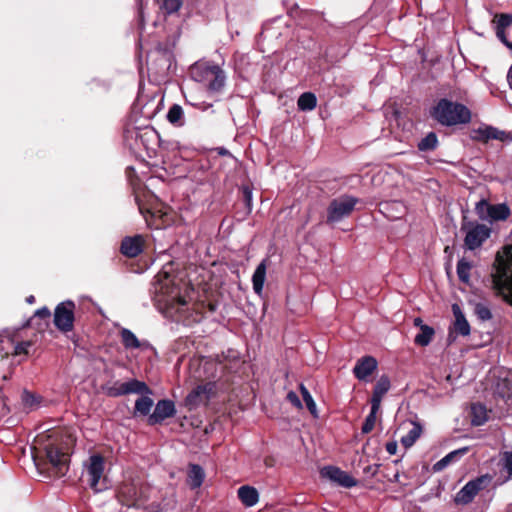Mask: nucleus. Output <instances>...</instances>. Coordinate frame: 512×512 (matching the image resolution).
<instances>
[{
  "label": "nucleus",
  "mask_w": 512,
  "mask_h": 512,
  "mask_svg": "<svg viewBox=\"0 0 512 512\" xmlns=\"http://www.w3.org/2000/svg\"><path fill=\"white\" fill-rule=\"evenodd\" d=\"M491 279L495 293L512 306V244L497 252Z\"/></svg>",
  "instance_id": "obj_1"
},
{
  "label": "nucleus",
  "mask_w": 512,
  "mask_h": 512,
  "mask_svg": "<svg viewBox=\"0 0 512 512\" xmlns=\"http://www.w3.org/2000/svg\"><path fill=\"white\" fill-rule=\"evenodd\" d=\"M151 294L158 306L174 308L176 305L186 304L185 298L181 295L180 279L166 270L155 276Z\"/></svg>",
  "instance_id": "obj_2"
},
{
  "label": "nucleus",
  "mask_w": 512,
  "mask_h": 512,
  "mask_svg": "<svg viewBox=\"0 0 512 512\" xmlns=\"http://www.w3.org/2000/svg\"><path fill=\"white\" fill-rule=\"evenodd\" d=\"M430 114L438 123L448 127L471 121V112L464 104L446 98L440 99Z\"/></svg>",
  "instance_id": "obj_3"
},
{
  "label": "nucleus",
  "mask_w": 512,
  "mask_h": 512,
  "mask_svg": "<svg viewBox=\"0 0 512 512\" xmlns=\"http://www.w3.org/2000/svg\"><path fill=\"white\" fill-rule=\"evenodd\" d=\"M102 390L109 397H120L129 394L151 395L152 390L143 381L131 379L127 382H108L103 385Z\"/></svg>",
  "instance_id": "obj_4"
},
{
  "label": "nucleus",
  "mask_w": 512,
  "mask_h": 512,
  "mask_svg": "<svg viewBox=\"0 0 512 512\" xmlns=\"http://www.w3.org/2000/svg\"><path fill=\"white\" fill-rule=\"evenodd\" d=\"M358 202L357 197L348 194L334 198L327 207L326 222L334 224L350 216Z\"/></svg>",
  "instance_id": "obj_5"
},
{
  "label": "nucleus",
  "mask_w": 512,
  "mask_h": 512,
  "mask_svg": "<svg viewBox=\"0 0 512 512\" xmlns=\"http://www.w3.org/2000/svg\"><path fill=\"white\" fill-rule=\"evenodd\" d=\"M461 230L465 232L464 246L471 251L481 247L491 235L489 226L476 221H464Z\"/></svg>",
  "instance_id": "obj_6"
},
{
  "label": "nucleus",
  "mask_w": 512,
  "mask_h": 512,
  "mask_svg": "<svg viewBox=\"0 0 512 512\" xmlns=\"http://www.w3.org/2000/svg\"><path fill=\"white\" fill-rule=\"evenodd\" d=\"M83 477L86 479L88 485L95 492L102 490L99 484L104 479L105 460L102 455L96 453L89 456L83 463Z\"/></svg>",
  "instance_id": "obj_7"
},
{
  "label": "nucleus",
  "mask_w": 512,
  "mask_h": 512,
  "mask_svg": "<svg viewBox=\"0 0 512 512\" xmlns=\"http://www.w3.org/2000/svg\"><path fill=\"white\" fill-rule=\"evenodd\" d=\"M490 475H482L468 481L455 495L454 502L457 505H467L473 501L475 496L485 489L491 482Z\"/></svg>",
  "instance_id": "obj_8"
},
{
  "label": "nucleus",
  "mask_w": 512,
  "mask_h": 512,
  "mask_svg": "<svg viewBox=\"0 0 512 512\" xmlns=\"http://www.w3.org/2000/svg\"><path fill=\"white\" fill-rule=\"evenodd\" d=\"M74 310L73 301H64L58 304L54 311V324L62 332H70L74 326Z\"/></svg>",
  "instance_id": "obj_9"
},
{
  "label": "nucleus",
  "mask_w": 512,
  "mask_h": 512,
  "mask_svg": "<svg viewBox=\"0 0 512 512\" xmlns=\"http://www.w3.org/2000/svg\"><path fill=\"white\" fill-rule=\"evenodd\" d=\"M46 457L50 464L56 469V474L59 476L65 475L68 470L69 455L63 452L54 444L49 443L44 447Z\"/></svg>",
  "instance_id": "obj_10"
},
{
  "label": "nucleus",
  "mask_w": 512,
  "mask_h": 512,
  "mask_svg": "<svg viewBox=\"0 0 512 512\" xmlns=\"http://www.w3.org/2000/svg\"><path fill=\"white\" fill-rule=\"evenodd\" d=\"M452 312L454 315V322L452 327L449 330L448 341L452 342L456 339L457 335L468 336L470 335L471 328L468 323L464 313L462 312L460 306L458 304L452 305Z\"/></svg>",
  "instance_id": "obj_11"
},
{
  "label": "nucleus",
  "mask_w": 512,
  "mask_h": 512,
  "mask_svg": "<svg viewBox=\"0 0 512 512\" xmlns=\"http://www.w3.org/2000/svg\"><path fill=\"white\" fill-rule=\"evenodd\" d=\"M321 475L344 488H352L357 485V480L338 467L327 466L321 470Z\"/></svg>",
  "instance_id": "obj_12"
},
{
  "label": "nucleus",
  "mask_w": 512,
  "mask_h": 512,
  "mask_svg": "<svg viewBox=\"0 0 512 512\" xmlns=\"http://www.w3.org/2000/svg\"><path fill=\"white\" fill-rule=\"evenodd\" d=\"M175 414L176 408L172 400H159L155 405L154 411L148 417V423L150 425L160 424L165 419L173 417Z\"/></svg>",
  "instance_id": "obj_13"
},
{
  "label": "nucleus",
  "mask_w": 512,
  "mask_h": 512,
  "mask_svg": "<svg viewBox=\"0 0 512 512\" xmlns=\"http://www.w3.org/2000/svg\"><path fill=\"white\" fill-rule=\"evenodd\" d=\"M215 382L209 381L205 384L195 387L186 397V404L188 406H198L204 401H208L215 393Z\"/></svg>",
  "instance_id": "obj_14"
},
{
  "label": "nucleus",
  "mask_w": 512,
  "mask_h": 512,
  "mask_svg": "<svg viewBox=\"0 0 512 512\" xmlns=\"http://www.w3.org/2000/svg\"><path fill=\"white\" fill-rule=\"evenodd\" d=\"M217 67L210 62H197L191 67V76L197 82L208 84Z\"/></svg>",
  "instance_id": "obj_15"
},
{
  "label": "nucleus",
  "mask_w": 512,
  "mask_h": 512,
  "mask_svg": "<svg viewBox=\"0 0 512 512\" xmlns=\"http://www.w3.org/2000/svg\"><path fill=\"white\" fill-rule=\"evenodd\" d=\"M377 368V361L372 356L359 359L353 368V373L358 380H365Z\"/></svg>",
  "instance_id": "obj_16"
},
{
  "label": "nucleus",
  "mask_w": 512,
  "mask_h": 512,
  "mask_svg": "<svg viewBox=\"0 0 512 512\" xmlns=\"http://www.w3.org/2000/svg\"><path fill=\"white\" fill-rule=\"evenodd\" d=\"M143 242L141 235L124 238L121 243L122 254L130 258L138 256L142 252Z\"/></svg>",
  "instance_id": "obj_17"
},
{
  "label": "nucleus",
  "mask_w": 512,
  "mask_h": 512,
  "mask_svg": "<svg viewBox=\"0 0 512 512\" xmlns=\"http://www.w3.org/2000/svg\"><path fill=\"white\" fill-rule=\"evenodd\" d=\"M479 135L481 139L488 141V140H500L502 142H510L512 141V137L509 133L499 130L495 127L487 126L483 129H479Z\"/></svg>",
  "instance_id": "obj_18"
},
{
  "label": "nucleus",
  "mask_w": 512,
  "mask_h": 512,
  "mask_svg": "<svg viewBox=\"0 0 512 512\" xmlns=\"http://www.w3.org/2000/svg\"><path fill=\"white\" fill-rule=\"evenodd\" d=\"M390 386L389 378L385 375L381 376L374 387L371 404L381 406L382 398L389 391Z\"/></svg>",
  "instance_id": "obj_19"
},
{
  "label": "nucleus",
  "mask_w": 512,
  "mask_h": 512,
  "mask_svg": "<svg viewBox=\"0 0 512 512\" xmlns=\"http://www.w3.org/2000/svg\"><path fill=\"white\" fill-rule=\"evenodd\" d=\"M266 260H263L255 269L252 276L253 290L257 295H261L266 279Z\"/></svg>",
  "instance_id": "obj_20"
},
{
  "label": "nucleus",
  "mask_w": 512,
  "mask_h": 512,
  "mask_svg": "<svg viewBox=\"0 0 512 512\" xmlns=\"http://www.w3.org/2000/svg\"><path fill=\"white\" fill-rule=\"evenodd\" d=\"M237 494H238V497L241 500V502L246 507L254 506L259 500L258 491L254 487H251V486H247V485L241 486L238 489Z\"/></svg>",
  "instance_id": "obj_21"
},
{
  "label": "nucleus",
  "mask_w": 512,
  "mask_h": 512,
  "mask_svg": "<svg viewBox=\"0 0 512 512\" xmlns=\"http://www.w3.org/2000/svg\"><path fill=\"white\" fill-rule=\"evenodd\" d=\"M17 335L18 332L12 330H4L0 333V353L4 356L10 355L17 339Z\"/></svg>",
  "instance_id": "obj_22"
},
{
  "label": "nucleus",
  "mask_w": 512,
  "mask_h": 512,
  "mask_svg": "<svg viewBox=\"0 0 512 512\" xmlns=\"http://www.w3.org/2000/svg\"><path fill=\"white\" fill-rule=\"evenodd\" d=\"M423 431L422 426L417 422H411V428L407 432L406 435L402 436L400 439L401 444L405 448H410L414 445L417 439L421 436Z\"/></svg>",
  "instance_id": "obj_23"
},
{
  "label": "nucleus",
  "mask_w": 512,
  "mask_h": 512,
  "mask_svg": "<svg viewBox=\"0 0 512 512\" xmlns=\"http://www.w3.org/2000/svg\"><path fill=\"white\" fill-rule=\"evenodd\" d=\"M205 473L200 465L191 464L188 472V483L191 488H199L204 481Z\"/></svg>",
  "instance_id": "obj_24"
},
{
  "label": "nucleus",
  "mask_w": 512,
  "mask_h": 512,
  "mask_svg": "<svg viewBox=\"0 0 512 512\" xmlns=\"http://www.w3.org/2000/svg\"><path fill=\"white\" fill-rule=\"evenodd\" d=\"M471 423L474 426L483 425L488 420V411L486 407L480 403L471 406Z\"/></svg>",
  "instance_id": "obj_25"
},
{
  "label": "nucleus",
  "mask_w": 512,
  "mask_h": 512,
  "mask_svg": "<svg viewBox=\"0 0 512 512\" xmlns=\"http://www.w3.org/2000/svg\"><path fill=\"white\" fill-rule=\"evenodd\" d=\"M167 120L174 126L182 127L185 124L183 108L173 104L167 113Z\"/></svg>",
  "instance_id": "obj_26"
},
{
  "label": "nucleus",
  "mask_w": 512,
  "mask_h": 512,
  "mask_svg": "<svg viewBox=\"0 0 512 512\" xmlns=\"http://www.w3.org/2000/svg\"><path fill=\"white\" fill-rule=\"evenodd\" d=\"M225 80V73L218 65V67L215 68V72L208 82L207 87L210 91L219 92L224 87Z\"/></svg>",
  "instance_id": "obj_27"
},
{
  "label": "nucleus",
  "mask_w": 512,
  "mask_h": 512,
  "mask_svg": "<svg viewBox=\"0 0 512 512\" xmlns=\"http://www.w3.org/2000/svg\"><path fill=\"white\" fill-rule=\"evenodd\" d=\"M152 406L153 400L149 397V395H141V397L135 401L134 415H149Z\"/></svg>",
  "instance_id": "obj_28"
},
{
  "label": "nucleus",
  "mask_w": 512,
  "mask_h": 512,
  "mask_svg": "<svg viewBox=\"0 0 512 512\" xmlns=\"http://www.w3.org/2000/svg\"><path fill=\"white\" fill-rule=\"evenodd\" d=\"M119 497L128 506L136 505L137 493L135 487L132 484H124L119 489Z\"/></svg>",
  "instance_id": "obj_29"
},
{
  "label": "nucleus",
  "mask_w": 512,
  "mask_h": 512,
  "mask_svg": "<svg viewBox=\"0 0 512 512\" xmlns=\"http://www.w3.org/2000/svg\"><path fill=\"white\" fill-rule=\"evenodd\" d=\"M510 215V209L506 204H495L490 207L489 219L487 221L505 220Z\"/></svg>",
  "instance_id": "obj_30"
},
{
  "label": "nucleus",
  "mask_w": 512,
  "mask_h": 512,
  "mask_svg": "<svg viewBox=\"0 0 512 512\" xmlns=\"http://www.w3.org/2000/svg\"><path fill=\"white\" fill-rule=\"evenodd\" d=\"M467 451L466 448H463V449H459V450H455V451H452L450 453H448L446 456H444L442 459H440L439 461H437L434 465H433V471L434 472H440L442 471L443 469H445L452 461H454L458 456L460 455H463L465 454Z\"/></svg>",
  "instance_id": "obj_31"
},
{
  "label": "nucleus",
  "mask_w": 512,
  "mask_h": 512,
  "mask_svg": "<svg viewBox=\"0 0 512 512\" xmlns=\"http://www.w3.org/2000/svg\"><path fill=\"white\" fill-rule=\"evenodd\" d=\"M123 346L126 349H138L142 346L136 335L129 329L123 328L120 331Z\"/></svg>",
  "instance_id": "obj_32"
},
{
  "label": "nucleus",
  "mask_w": 512,
  "mask_h": 512,
  "mask_svg": "<svg viewBox=\"0 0 512 512\" xmlns=\"http://www.w3.org/2000/svg\"><path fill=\"white\" fill-rule=\"evenodd\" d=\"M298 109L301 111H311L317 105V98L311 92L301 94L297 101Z\"/></svg>",
  "instance_id": "obj_33"
},
{
  "label": "nucleus",
  "mask_w": 512,
  "mask_h": 512,
  "mask_svg": "<svg viewBox=\"0 0 512 512\" xmlns=\"http://www.w3.org/2000/svg\"><path fill=\"white\" fill-rule=\"evenodd\" d=\"M434 334L435 331L431 326L423 325L421 326L420 333L415 336L414 342L422 347L427 346L432 341Z\"/></svg>",
  "instance_id": "obj_34"
},
{
  "label": "nucleus",
  "mask_w": 512,
  "mask_h": 512,
  "mask_svg": "<svg viewBox=\"0 0 512 512\" xmlns=\"http://www.w3.org/2000/svg\"><path fill=\"white\" fill-rule=\"evenodd\" d=\"M472 265L469 261H467L465 258H462L457 263V275L461 282L463 283H469L470 280V271H471Z\"/></svg>",
  "instance_id": "obj_35"
},
{
  "label": "nucleus",
  "mask_w": 512,
  "mask_h": 512,
  "mask_svg": "<svg viewBox=\"0 0 512 512\" xmlns=\"http://www.w3.org/2000/svg\"><path fill=\"white\" fill-rule=\"evenodd\" d=\"M380 409L379 405L371 404V410L370 413L367 415L363 425H362V433L368 434L371 432L375 426L376 423V417L377 413Z\"/></svg>",
  "instance_id": "obj_36"
},
{
  "label": "nucleus",
  "mask_w": 512,
  "mask_h": 512,
  "mask_svg": "<svg viewBox=\"0 0 512 512\" xmlns=\"http://www.w3.org/2000/svg\"><path fill=\"white\" fill-rule=\"evenodd\" d=\"M438 145V138L436 133L430 132L428 133L421 141L418 143L417 147L420 151H432L436 149Z\"/></svg>",
  "instance_id": "obj_37"
},
{
  "label": "nucleus",
  "mask_w": 512,
  "mask_h": 512,
  "mask_svg": "<svg viewBox=\"0 0 512 512\" xmlns=\"http://www.w3.org/2000/svg\"><path fill=\"white\" fill-rule=\"evenodd\" d=\"M501 472L506 473L505 481L512 479V451H505L500 459Z\"/></svg>",
  "instance_id": "obj_38"
},
{
  "label": "nucleus",
  "mask_w": 512,
  "mask_h": 512,
  "mask_svg": "<svg viewBox=\"0 0 512 512\" xmlns=\"http://www.w3.org/2000/svg\"><path fill=\"white\" fill-rule=\"evenodd\" d=\"M299 389H300L301 395L303 397V401L305 402L307 409L310 411V413L314 417H317L318 416L317 407H316L315 401L313 400L312 395L310 394L308 389L303 384H300Z\"/></svg>",
  "instance_id": "obj_39"
},
{
  "label": "nucleus",
  "mask_w": 512,
  "mask_h": 512,
  "mask_svg": "<svg viewBox=\"0 0 512 512\" xmlns=\"http://www.w3.org/2000/svg\"><path fill=\"white\" fill-rule=\"evenodd\" d=\"M491 205L486 199H481L475 204V212L481 220L487 221L489 219Z\"/></svg>",
  "instance_id": "obj_40"
},
{
  "label": "nucleus",
  "mask_w": 512,
  "mask_h": 512,
  "mask_svg": "<svg viewBox=\"0 0 512 512\" xmlns=\"http://www.w3.org/2000/svg\"><path fill=\"white\" fill-rule=\"evenodd\" d=\"M31 346H32L31 341H18V338H17L10 355H14V356L27 355Z\"/></svg>",
  "instance_id": "obj_41"
},
{
  "label": "nucleus",
  "mask_w": 512,
  "mask_h": 512,
  "mask_svg": "<svg viewBox=\"0 0 512 512\" xmlns=\"http://www.w3.org/2000/svg\"><path fill=\"white\" fill-rule=\"evenodd\" d=\"M474 312L478 319L481 321H488L492 319V312L490 308L484 303L475 304Z\"/></svg>",
  "instance_id": "obj_42"
},
{
  "label": "nucleus",
  "mask_w": 512,
  "mask_h": 512,
  "mask_svg": "<svg viewBox=\"0 0 512 512\" xmlns=\"http://www.w3.org/2000/svg\"><path fill=\"white\" fill-rule=\"evenodd\" d=\"M22 403L27 409H34L39 404V398L28 391H24L21 396Z\"/></svg>",
  "instance_id": "obj_43"
},
{
  "label": "nucleus",
  "mask_w": 512,
  "mask_h": 512,
  "mask_svg": "<svg viewBox=\"0 0 512 512\" xmlns=\"http://www.w3.org/2000/svg\"><path fill=\"white\" fill-rule=\"evenodd\" d=\"M182 5L181 0H163L161 9L166 14H172L177 12Z\"/></svg>",
  "instance_id": "obj_44"
},
{
  "label": "nucleus",
  "mask_w": 512,
  "mask_h": 512,
  "mask_svg": "<svg viewBox=\"0 0 512 512\" xmlns=\"http://www.w3.org/2000/svg\"><path fill=\"white\" fill-rule=\"evenodd\" d=\"M512 24V16L508 14H501L497 19L496 29L505 30Z\"/></svg>",
  "instance_id": "obj_45"
},
{
  "label": "nucleus",
  "mask_w": 512,
  "mask_h": 512,
  "mask_svg": "<svg viewBox=\"0 0 512 512\" xmlns=\"http://www.w3.org/2000/svg\"><path fill=\"white\" fill-rule=\"evenodd\" d=\"M199 365L203 366L204 371H211L205 378L215 377L214 370H216V363L212 361H201Z\"/></svg>",
  "instance_id": "obj_46"
},
{
  "label": "nucleus",
  "mask_w": 512,
  "mask_h": 512,
  "mask_svg": "<svg viewBox=\"0 0 512 512\" xmlns=\"http://www.w3.org/2000/svg\"><path fill=\"white\" fill-rule=\"evenodd\" d=\"M287 399L297 408H301L302 407V403L298 397V395L293 392V391H290L288 394H287Z\"/></svg>",
  "instance_id": "obj_47"
},
{
  "label": "nucleus",
  "mask_w": 512,
  "mask_h": 512,
  "mask_svg": "<svg viewBox=\"0 0 512 512\" xmlns=\"http://www.w3.org/2000/svg\"><path fill=\"white\" fill-rule=\"evenodd\" d=\"M496 36L498 37V39L502 43H504L506 45V47H509L511 42L507 39L506 34H505V30H503V29H496Z\"/></svg>",
  "instance_id": "obj_48"
},
{
  "label": "nucleus",
  "mask_w": 512,
  "mask_h": 512,
  "mask_svg": "<svg viewBox=\"0 0 512 512\" xmlns=\"http://www.w3.org/2000/svg\"><path fill=\"white\" fill-rule=\"evenodd\" d=\"M243 194L246 205L250 208L252 203V191L246 186L243 188Z\"/></svg>",
  "instance_id": "obj_49"
},
{
  "label": "nucleus",
  "mask_w": 512,
  "mask_h": 512,
  "mask_svg": "<svg viewBox=\"0 0 512 512\" xmlns=\"http://www.w3.org/2000/svg\"><path fill=\"white\" fill-rule=\"evenodd\" d=\"M50 315H51V312L47 307H42L35 312V316L42 318V319L49 318Z\"/></svg>",
  "instance_id": "obj_50"
},
{
  "label": "nucleus",
  "mask_w": 512,
  "mask_h": 512,
  "mask_svg": "<svg viewBox=\"0 0 512 512\" xmlns=\"http://www.w3.org/2000/svg\"><path fill=\"white\" fill-rule=\"evenodd\" d=\"M385 448H386V451L390 455H394V454H396L397 448H398L397 442L396 441L388 442V443H386Z\"/></svg>",
  "instance_id": "obj_51"
},
{
  "label": "nucleus",
  "mask_w": 512,
  "mask_h": 512,
  "mask_svg": "<svg viewBox=\"0 0 512 512\" xmlns=\"http://www.w3.org/2000/svg\"><path fill=\"white\" fill-rule=\"evenodd\" d=\"M413 323H414V326L419 327L420 329H421V326L424 325L423 321L420 317L415 318Z\"/></svg>",
  "instance_id": "obj_52"
},
{
  "label": "nucleus",
  "mask_w": 512,
  "mask_h": 512,
  "mask_svg": "<svg viewBox=\"0 0 512 512\" xmlns=\"http://www.w3.org/2000/svg\"><path fill=\"white\" fill-rule=\"evenodd\" d=\"M507 80L509 82L510 88L512 89V66L510 67V69L508 71Z\"/></svg>",
  "instance_id": "obj_53"
},
{
  "label": "nucleus",
  "mask_w": 512,
  "mask_h": 512,
  "mask_svg": "<svg viewBox=\"0 0 512 512\" xmlns=\"http://www.w3.org/2000/svg\"><path fill=\"white\" fill-rule=\"evenodd\" d=\"M26 301H27L28 303L32 304V303H34L35 298H34V296H33V295H30L29 297H27Z\"/></svg>",
  "instance_id": "obj_54"
},
{
  "label": "nucleus",
  "mask_w": 512,
  "mask_h": 512,
  "mask_svg": "<svg viewBox=\"0 0 512 512\" xmlns=\"http://www.w3.org/2000/svg\"><path fill=\"white\" fill-rule=\"evenodd\" d=\"M508 48L512 50V43L509 45V47H508Z\"/></svg>",
  "instance_id": "obj_55"
}]
</instances>
